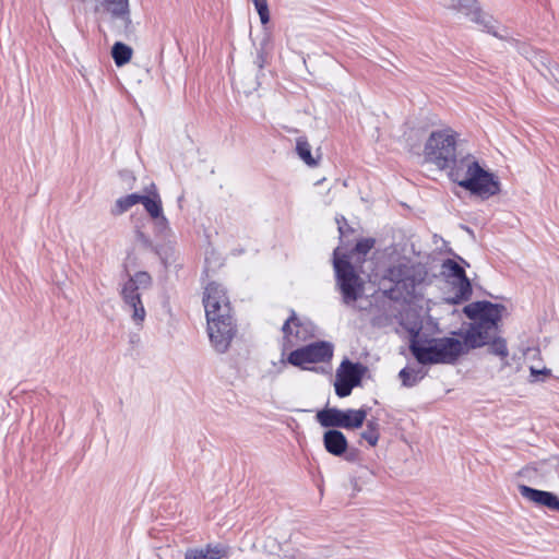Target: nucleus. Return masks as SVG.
Masks as SVG:
<instances>
[{
  "label": "nucleus",
  "mask_w": 559,
  "mask_h": 559,
  "mask_svg": "<svg viewBox=\"0 0 559 559\" xmlns=\"http://www.w3.org/2000/svg\"><path fill=\"white\" fill-rule=\"evenodd\" d=\"M530 372L531 377L533 378L532 381H538L539 376H549L551 371L548 368L537 369L535 367H531Z\"/></svg>",
  "instance_id": "obj_31"
},
{
  "label": "nucleus",
  "mask_w": 559,
  "mask_h": 559,
  "mask_svg": "<svg viewBox=\"0 0 559 559\" xmlns=\"http://www.w3.org/2000/svg\"><path fill=\"white\" fill-rule=\"evenodd\" d=\"M469 348L465 338L454 337L414 338L409 344L411 353L421 365H453Z\"/></svg>",
  "instance_id": "obj_2"
},
{
  "label": "nucleus",
  "mask_w": 559,
  "mask_h": 559,
  "mask_svg": "<svg viewBox=\"0 0 559 559\" xmlns=\"http://www.w3.org/2000/svg\"><path fill=\"white\" fill-rule=\"evenodd\" d=\"M141 194L132 193L126 197L119 198L115 205L111 209L112 215H121L128 210H130L133 205L140 203Z\"/></svg>",
  "instance_id": "obj_22"
},
{
  "label": "nucleus",
  "mask_w": 559,
  "mask_h": 559,
  "mask_svg": "<svg viewBox=\"0 0 559 559\" xmlns=\"http://www.w3.org/2000/svg\"><path fill=\"white\" fill-rule=\"evenodd\" d=\"M441 275L451 284L455 290L451 304H461L469 299L472 285L466 276L465 270L454 260L447 259L441 264Z\"/></svg>",
  "instance_id": "obj_10"
},
{
  "label": "nucleus",
  "mask_w": 559,
  "mask_h": 559,
  "mask_svg": "<svg viewBox=\"0 0 559 559\" xmlns=\"http://www.w3.org/2000/svg\"><path fill=\"white\" fill-rule=\"evenodd\" d=\"M361 438L371 447H374L379 440L378 424L376 421H368L366 430L361 432Z\"/></svg>",
  "instance_id": "obj_26"
},
{
  "label": "nucleus",
  "mask_w": 559,
  "mask_h": 559,
  "mask_svg": "<svg viewBox=\"0 0 559 559\" xmlns=\"http://www.w3.org/2000/svg\"><path fill=\"white\" fill-rule=\"evenodd\" d=\"M203 305L207 322L214 321L215 318H226L231 313L229 298L225 288L218 283H210L205 287Z\"/></svg>",
  "instance_id": "obj_12"
},
{
  "label": "nucleus",
  "mask_w": 559,
  "mask_h": 559,
  "mask_svg": "<svg viewBox=\"0 0 559 559\" xmlns=\"http://www.w3.org/2000/svg\"><path fill=\"white\" fill-rule=\"evenodd\" d=\"M316 417L318 423L325 428L357 429L360 428L366 420L367 411L325 408L319 411Z\"/></svg>",
  "instance_id": "obj_8"
},
{
  "label": "nucleus",
  "mask_w": 559,
  "mask_h": 559,
  "mask_svg": "<svg viewBox=\"0 0 559 559\" xmlns=\"http://www.w3.org/2000/svg\"><path fill=\"white\" fill-rule=\"evenodd\" d=\"M447 169L453 182L473 194L489 198L500 191L499 181L493 174L480 167L472 154L461 152Z\"/></svg>",
  "instance_id": "obj_1"
},
{
  "label": "nucleus",
  "mask_w": 559,
  "mask_h": 559,
  "mask_svg": "<svg viewBox=\"0 0 559 559\" xmlns=\"http://www.w3.org/2000/svg\"><path fill=\"white\" fill-rule=\"evenodd\" d=\"M130 266L131 259L128 257L123 264L128 280L121 284L120 296L123 308L130 313L133 323L136 326H142L146 311L141 299V293L151 288L153 280L145 271H139L131 275Z\"/></svg>",
  "instance_id": "obj_4"
},
{
  "label": "nucleus",
  "mask_w": 559,
  "mask_h": 559,
  "mask_svg": "<svg viewBox=\"0 0 559 559\" xmlns=\"http://www.w3.org/2000/svg\"><path fill=\"white\" fill-rule=\"evenodd\" d=\"M207 332L215 350L225 353L236 334V325L231 313L227 314L226 318H215L214 321H209Z\"/></svg>",
  "instance_id": "obj_13"
},
{
  "label": "nucleus",
  "mask_w": 559,
  "mask_h": 559,
  "mask_svg": "<svg viewBox=\"0 0 559 559\" xmlns=\"http://www.w3.org/2000/svg\"><path fill=\"white\" fill-rule=\"evenodd\" d=\"M296 150L299 157L309 166L316 165V160L311 155V146L308 143L307 139L298 138L296 143Z\"/></svg>",
  "instance_id": "obj_24"
},
{
  "label": "nucleus",
  "mask_w": 559,
  "mask_h": 559,
  "mask_svg": "<svg viewBox=\"0 0 559 559\" xmlns=\"http://www.w3.org/2000/svg\"><path fill=\"white\" fill-rule=\"evenodd\" d=\"M426 276L424 265L414 263L406 257H397L384 271L382 280L393 284L392 290H396L403 297H409L415 294L416 287Z\"/></svg>",
  "instance_id": "obj_5"
},
{
  "label": "nucleus",
  "mask_w": 559,
  "mask_h": 559,
  "mask_svg": "<svg viewBox=\"0 0 559 559\" xmlns=\"http://www.w3.org/2000/svg\"><path fill=\"white\" fill-rule=\"evenodd\" d=\"M111 56L115 63L121 67L129 62L132 56V49L123 43H116L111 49Z\"/></svg>",
  "instance_id": "obj_23"
},
{
  "label": "nucleus",
  "mask_w": 559,
  "mask_h": 559,
  "mask_svg": "<svg viewBox=\"0 0 559 559\" xmlns=\"http://www.w3.org/2000/svg\"><path fill=\"white\" fill-rule=\"evenodd\" d=\"M487 344L489 345V352L491 354L499 356L503 360L508 357L509 350L504 338L496 337L495 334Z\"/></svg>",
  "instance_id": "obj_25"
},
{
  "label": "nucleus",
  "mask_w": 559,
  "mask_h": 559,
  "mask_svg": "<svg viewBox=\"0 0 559 559\" xmlns=\"http://www.w3.org/2000/svg\"><path fill=\"white\" fill-rule=\"evenodd\" d=\"M367 372V367L360 362H352L345 359L341 362L335 374V393L340 397L350 395L355 386L361 384L362 377Z\"/></svg>",
  "instance_id": "obj_11"
},
{
  "label": "nucleus",
  "mask_w": 559,
  "mask_h": 559,
  "mask_svg": "<svg viewBox=\"0 0 559 559\" xmlns=\"http://www.w3.org/2000/svg\"><path fill=\"white\" fill-rule=\"evenodd\" d=\"M504 307L489 301H477L464 308V313L476 322L466 331L464 338L471 348L486 345L497 333Z\"/></svg>",
  "instance_id": "obj_3"
},
{
  "label": "nucleus",
  "mask_w": 559,
  "mask_h": 559,
  "mask_svg": "<svg viewBox=\"0 0 559 559\" xmlns=\"http://www.w3.org/2000/svg\"><path fill=\"white\" fill-rule=\"evenodd\" d=\"M136 241L141 243L144 248H152V240L143 231L138 230L135 235Z\"/></svg>",
  "instance_id": "obj_30"
},
{
  "label": "nucleus",
  "mask_w": 559,
  "mask_h": 559,
  "mask_svg": "<svg viewBox=\"0 0 559 559\" xmlns=\"http://www.w3.org/2000/svg\"><path fill=\"white\" fill-rule=\"evenodd\" d=\"M521 496L537 506L546 507L554 511H559V499L550 491L538 490L526 485L519 487Z\"/></svg>",
  "instance_id": "obj_18"
},
{
  "label": "nucleus",
  "mask_w": 559,
  "mask_h": 559,
  "mask_svg": "<svg viewBox=\"0 0 559 559\" xmlns=\"http://www.w3.org/2000/svg\"><path fill=\"white\" fill-rule=\"evenodd\" d=\"M260 16L261 23L265 25L270 21V11L266 0H251Z\"/></svg>",
  "instance_id": "obj_27"
},
{
  "label": "nucleus",
  "mask_w": 559,
  "mask_h": 559,
  "mask_svg": "<svg viewBox=\"0 0 559 559\" xmlns=\"http://www.w3.org/2000/svg\"><path fill=\"white\" fill-rule=\"evenodd\" d=\"M323 444L324 449L334 456L343 455L348 448L345 435L337 429H330L324 432Z\"/></svg>",
  "instance_id": "obj_19"
},
{
  "label": "nucleus",
  "mask_w": 559,
  "mask_h": 559,
  "mask_svg": "<svg viewBox=\"0 0 559 559\" xmlns=\"http://www.w3.org/2000/svg\"><path fill=\"white\" fill-rule=\"evenodd\" d=\"M425 376L426 372L421 368L414 369L405 367L399 373V378L405 388L415 386L420 380L425 378Z\"/></svg>",
  "instance_id": "obj_21"
},
{
  "label": "nucleus",
  "mask_w": 559,
  "mask_h": 559,
  "mask_svg": "<svg viewBox=\"0 0 559 559\" xmlns=\"http://www.w3.org/2000/svg\"><path fill=\"white\" fill-rule=\"evenodd\" d=\"M444 8L461 12L469 19L484 26V28L496 37L502 38L503 36L498 33L497 28L487 21L486 16L481 14L477 7L476 0H441Z\"/></svg>",
  "instance_id": "obj_15"
},
{
  "label": "nucleus",
  "mask_w": 559,
  "mask_h": 559,
  "mask_svg": "<svg viewBox=\"0 0 559 559\" xmlns=\"http://www.w3.org/2000/svg\"><path fill=\"white\" fill-rule=\"evenodd\" d=\"M462 151L457 150L456 133L450 129L433 131L424 148L425 157L439 169H447Z\"/></svg>",
  "instance_id": "obj_6"
},
{
  "label": "nucleus",
  "mask_w": 559,
  "mask_h": 559,
  "mask_svg": "<svg viewBox=\"0 0 559 559\" xmlns=\"http://www.w3.org/2000/svg\"><path fill=\"white\" fill-rule=\"evenodd\" d=\"M264 548L270 552V554H274L276 552L277 550H280V544L276 542L275 538H271L269 537L266 539V543L264 545Z\"/></svg>",
  "instance_id": "obj_32"
},
{
  "label": "nucleus",
  "mask_w": 559,
  "mask_h": 559,
  "mask_svg": "<svg viewBox=\"0 0 559 559\" xmlns=\"http://www.w3.org/2000/svg\"><path fill=\"white\" fill-rule=\"evenodd\" d=\"M96 13H109L121 20L126 26L131 23L128 0H94Z\"/></svg>",
  "instance_id": "obj_17"
},
{
  "label": "nucleus",
  "mask_w": 559,
  "mask_h": 559,
  "mask_svg": "<svg viewBox=\"0 0 559 559\" xmlns=\"http://www.w3.org/2000/svg\"><path fill=\"white\" fill-rule=\"evenodd\" d=\"M229 557L230 547L222 543L190 547L185 552V559H228Z\"/></svg>",
  "instance_id": "obj_16"
},
{
  "label": "nucleus",
  "mask_w": 559,
  "mask_h": 559,
  "mask_svg": "<svg viewBox=\"0 0 559 559\" xmlns=\"http://www.w3.org/2000/svg\"><path fill=\"white\" fill-rule=\"evenodd\" d=\"M155 226L159 233H164L168 229V221L162 213L159 217H154Z\"/></svg>",
  "instance_id": "obj_29"
},
{
  "label": "nucleus",
  "mask_w": 559,
  "mask_h": 559,
  "mask_svg": "<svg viewBox=\"0 0 559 559\" xmlns=\"http://www.w3.org/2000/svg\"><path fill=\"white\" fill-rule=\"evenodd\" d=\"M282 333L285 345L295 346L297 343L312 336L314 326L310 321L298 318L296 312L292 310L290 316L282 326Z\"/></svg>",
  "instance_id": "obj_14"
},
{
  "label": "nucleus",
  "mask_w": 559,
  "mask_h": 559,
  "mask_svg": "<svg viewBox=\"0 0 559 559\" xmlns=\"http://www.w3.org/2000/svg\"><path fill=\"white\" fill-rule=\"evenodd\" d=\"M373 245H374L373 239H362L356 243L355 251L360 254H366L371 250Z\"/></svg>",
  "instance_id": "obj_28"
},
{
  "label": "nucleus",
  "mask_w": 559,
  "mask_h": 559,
  "mask_svg": "<svg viewBox=\"0 0 559 559\" xmlns=\"http://www.w3.org/2000/svg\"><path fill=\"white\" fill-rule=\"evenodd\" d=\"M334 269L343 302L347 306L354 305L364 293V283L353 265L346 259L338 258L337 249L334 251Z\"/></svg>",
  "instance_id": "obj_7"
},
{
  "label": "nucleus",
  "mask_w": 559,
  "mask_h": 559,
  "mask_svg": "<svg viewBox=\"0 0 559 559\" xmlns=\"http://www.w3.org/2000/svg\"><path fill=\"white\" fill-rule=\"evenodd\" d=\"M152 188H153V190L150 191L148 194H146V195L141 194L140 203L144 206L147 214L152 218H154V217L160 216V214L163 213V207H162L160 197H159L158 192L156 191L154 185H152Z\"/></svg>",
  "instance_id": "obj_20"
},
{
  "label": "nucleus",
  "mask_w": 559,
  "mask_h": 559,
  "mask_svg": "<svg viewBox=\"0 0 559 559\" xmlns=\"http://www.w3.org/2000/svg\"><path fill=\"white\" fill-rule=\"evenodd\" d=\"M333 356V345L319 341L293 350L287 361L296 367L308 369V365L329 361Z\"/></svg>",
  "instance_id": "obj_9"
}]
</instances>
